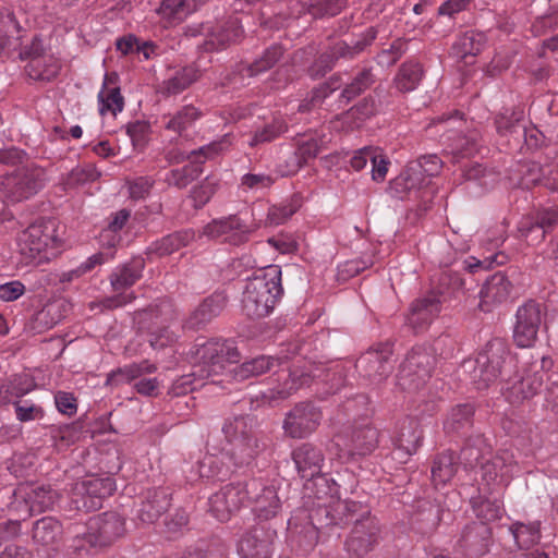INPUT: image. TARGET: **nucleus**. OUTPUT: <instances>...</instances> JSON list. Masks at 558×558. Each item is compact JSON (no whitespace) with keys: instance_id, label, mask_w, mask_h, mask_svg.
Wrapping results in <instances>:
<instances>
[{"instance_id":"7c9ffc66","label":"nucleus","mask_w":558,"mask_h":558,"mask_svg":"<svg viewBox=\"0 0 558 558\" xmlns=\"http://www.w3.org/2000/svg\"><path fill=\"white\" fill-rule=\"evenodd\" d=\"M288 530L292 541L304 551H308L318 542V530L306 522V511L296 510L288 521Z\"/></svg>"},{"instance_id":"680f3d73","label":"nucleus","mask_w":558,"mask_h":558,"mask_svg":"<svg viewBox=\"0 0 558 558\" xmlns=\"http://www.w3.org/2000/svg\"><path fill=\"white\" fill-rule=\"evenodd\" d=\"M288 130L287 123L282 119H274L271 122L265 124L262 129L256 130L252 135L247 144L251 147L269 143Z\"/></svg>"},{"instance_id":"9d476101","label":"nucleus","mask_w":558,"mask_h":558,"mask_svg":"<svg viewBox=\"0 0 558 558\" xmlns=\"http://www.w3.org/2000/svg\"><path fill=\"white\" fill-rule=\"evenodd\" d=\"M143 268L142 259H135L118 267L110 276L111 287L117 294L101 300V307L113 310L132 302L135 295L132 292L124 293L122 291L131 288L142 277Z\"/></svg>"},{"instance_id":"bf43d9fd","label":"nucleus","mask_w":558,"mask_h":558,"mask_svg":"<svg viewBox=\"0 0 558 558\" xmlns=\"http://www.w3.org/2000/svg\"><path fill=\"white\" fill-rule=\"evenodd\" d=\"M194 10L195 4L189 0H163L158 12L169 23H179Z\"/></svg>"},{"instance_id":"f704fd0d","label":"nucleus","mask_w":558,"mask_h":558,"mask_svg":"<svg viewBox=\"0 0 558 558\" xmlns=\"http://www.w3.org/2000/svg\"><path fill=\"white\" fill-rule=\"evenodd\" d=\"M226 306V298L222 294H213L206 298L191 314L186 320V327L198 329L217 317Z\"/></svg>"},{"instance_id":"1a4fd4ad","label":"nucleus","mask_w":558,"mask_h":558,"mask_svg":"<svg viewBox=\"0 0 558 558\" xmlns=\"http://www.w3.org/2000/svg\"><path fill=\"white\" fill-rule=\"evenodd\" d=\"M434 364L435 357L425 348H413L400 364L397 385L408 392L421 390L430 378Z\"/></svg>"},{"instance_id":"9b49d317","label":"nucleus","mask_w":558,"mask_h":558,"mask_svg":"<svg viewBox=\"0 0 558 558\" xmlns=\"http://www.w3.org/2000/svg\"><path fill=\"white\" fill-rule=\"evenodd\" d=\"M336 445L349 456H366L377 447L378 432L369 422H355L337 435Z\"/></svg>"},{"instance_id":"79ce46f5","label":"nucleus","mask_w":558,"mask_h":558,"mask_svg":"<svg viewBox=\"0 0 558 558\" xmlns=\"http://www.w3.org/2000/svg\"><path fill=\"white\" fill-rule=\"evenodd\" d=\"M116 76L107 74L105 77L104 88L98 95L100 106V113L111 112L113 116L122 111L124 99L120 93V88L116 86Z\"/></svg>"},{"instance_id":"13d9d810","label":"nucleus","mask_w":558,"mask_h":558,"mask_svg":"<svg viewBox=\"0 0 558 558\" xmlns=\"http://www.w3.org/2000/svg\"><path fill=\"white\" fill-rule=\"evenodd\" d=\"M423 76V69L418 63H403L395 77L396 87L408 93L416 88Z\"/></svg>"},{"instance_id":"c03bdc74","label":"nucleus","mask_w":558,"mask_h":558,"mask_svg":"<svg viewBox=\"0 0 558 558\" xmlns=\"http://www.w3.org/2000/svg\"><path fill=\"white\" fill-rule=\"evenodd\" d=\"M62 525L52 517L37 520L33 526V539L40 545L50 546L61 538Z\"/></svg>"},{"instance_id":"412c9836","label":"nucleus","mask_w":558,"mask_h":558,"mask_svg":"<svg viewBox=\"0 0 558 558\" xmlns=\"http://www.w3.org/2000/svg\"><path fill=\"white\" fill-rule=\"evenodd\" d=\"M547 373L543 366H532L522 375H517L512 380L507 381L506 397L510 403L518 404L533 398L544 384Z\"/></svg>"},{"instance_id":"72a5a7b5","label":"nucleus","mask_w":558,"mask_h":558,"mask_svg":"<svg viewBox=\"0 0 558 558\" xmlns=\"http://www.w3.org/2000/svg\"><path fill=\"white\" fill-rule=\"evenodd\" d=\"M331 521L332 525H343L353 523L355 524L356 519H363L371 513V510L366 505L349 499H333L331 497Z\"/></svg>"},{"instance_id":"6e6d98bb","label":"nucleus","mask_w":558,"mask_h":558,"mask_svg":"<svg viewBox=\"0 0 558 558\" xmlns=\"http://www.w3.org/2000/svg\"><path fill=\"white\" fill-rule=\"evenodd\" d=\"M33 389L28 376H14L0 386V407L9 404L13 399L22 398Z\"/></svg>"},{"instance_id":"f257e3e1","label":"nucleus","mask_w":558,"mask_h":558,"mask_svg":"<svg viewBox=\"0 0 558 558\" xmlns=\"http://www.w3.org/2000/svg\"><path fill=\"white\" fill-rule=\"evenodd\" d=\"M281 269L270 265L248 278L242 296V311L253 319L268 316L282 295Z\"/></svg>"},{"instance_id":"a18cd8bd","label":"nucleus","mask_w":558,"mask_h":558,"mask_svg":"<svg viewBox=\"0 0 558 558\" xmlns=\"http://www.w3.org/2000/svg\"><path fill=\"white\" fill-rule=\"evenodd\" d=\"M202 117V112L194 106L187 105L178 110L174 114L163 116L162 122L167 130L180 135L191 128Z\"/></svg>"},{"instance_id":"a878e982","label":"nucleus","mask_w":558,"mask_h":558,"mask_svg":"<svg viewBox=\"0 0 558 558\" xmlns=\"http://www.w3.org/2000/svg\"><path fill=\"white\" fill-rule=\"evenodd\" d=\"M440 310V295L429 293L412 303L407 322L416 332L424 330L438 316Z\"/></svg>"},{"instance_id":"2f4dec72","label":"nucleus","mask_w":558,"mask_h":558,"mask_svg":"<svg viewBox=\"0 0 558 558\" xmlns=\"http://www.w3.org/2000/svg\"><path fill=\"white\" fill-rule=\"evenodd\" d=\"M442 509L439 504L423 501L411 517V527L425 536L432 534L441 521Z\"/></svg>"},{"instance_id":"5701e85b","label":"nucleus","mask_w":558,"mask_h":558,"mask_svg":"<svg viewBox=\"0 0 558 558\" xmlns=\"http://www.w3.org/2000/svg\"><path fill=\"white\" fill-rule=\"evenodd\" d=\"M513 291V284L504 272H495L483 283L478 296V308L484 313H490L506 303Z\"/></svg>"},{"instance_id":"338daca9","label":"nucleus","mask_w":558,"mask_h":558,"mask_svg":"<svg viewBox=\"0 0 558 558\" xmlns=\"http://www.w3.org/2000/svg\"><path fill=\"white\" fill-rule=\"evenodd\" d=\"M100 173L94 166L87 165L84 167H76L71 170L63 181L65 189H75L87 182H93L99 178Z\"/></svg>"},{"instance_id":"052dcab7","label":"nucleus","mask_w":558,"mask_h":558,"mask_svg":"<svg viewBox=\"0 0 558 558\" xmlns=\"http://www.w3.org/2000/svg\"><path fill=\"white\" fill-rule=\"evenodd\" d=\"M558 215L556 213H545L536 222L522 221L519 231L522 236L532 241H541L545 236L546 229L556 223Z\"/></svg>"},{"instance_id":"5fc2aeb1","label":"nucleus","mask_w":558,"mask_h":558,"mask_svg":"<svg viewBox=\"0 0 558 558\" xmlns=\"http://www.w3.org/2000/svg\"><path fill=\"white\" fill-rule=\"evenodd\" d=\"M197 471L201 477L207 480H223L230 473L229 465L223 456L206 454L198 463Z\"/></svg>"},{"instance_id":"603ef678","label":"nucleus","mask_w":558,"mask_h":558,"mask_svg":"<svg viewBox=\"0 0 558 558\" xmlns=\"http://www.w3.org/2000/svg\"><path fill=\"white\" fill-rule=\"evenodd\" d=\"M87 492L90 499L97 501V509L101 507L102 499L116 490V484L110 477H93L78 482V492Z\"/></svg>"},{"instance_id":"2eb2a0df","label":"nucleus","mask_w":558,"mask_h":558,"mask_svg":"<svg viewBox=\"0 0 558 558\" xmlns=\"http://www.w3.org/2000/svg\"><path fill=\"white\" fill-rule=\"evenodd\" d=\"M392 350L388 344H381L363 353L357 360L355 367L360 375L371 384L384 383L393 369Z\"/></svg>"},{"instance_id":"473e14b6","label":"nucleus","mask_w":558,"mask_h":558,"mask_svg":"<svg viewBox=\"0 0 558 558\" xmlns=\"http://www.w3.org/2000/svg\"><path fill=\"white\" fill-rule=\"evenodd\" d=\"M513 466V454L501 451L482 465V477L488 485L505 484L511 476Z\"/></svg>"},{"instance_id":"37998d69","label":"nucleus","mask_w":558,"mask_h":558,"mask_svg":"<svg viewBox=\"0 0 558 558\" xmlns=\"http://www.w3.org/2000/svg\"><path fill=\"white\" fill-rule=\"evenodd\" d=\"M458 470V458L451 451L438 454L432 466V481L435 486L446 485Z\"/></svg>"},{"instance_id":"6e6552de","label":"nucleus","mask_w":558,"mask_h":558,"mask_svg":"<svg viewBox=\"0 0 558 558\" xmlns=\"http://www.w3.org/2000/svg\"><path fill=\"white\" fill-rule=\"evenodd\" d=\"M45 182V171L39 167H22L0 177V198L17 203L35 195Z\"/></svg>"},{"instance_id":"f03ea898","label":"nucleus","mask_w":558,"mask_h":558,"mask_svg":"<svg viewBox=\"0 0 558 558\" xmlns=\"http://www.w3.org/2000/svg\"><path fill=\"white\" fill-rule=\"evenodd\" d=\"M514 361L507 341L502 338H493L487 341L475 359L464 361L462 368L469 374L476 389L482 390L496 383L514 366Z\"/></svg>"},{"instance_id":"b1692460","label":"nucleus","mask_w":558,"mask_h":558,"mask_svg":"<svg viewBox=\"0 0 558 558\" xmlns=\"http://www.w3.org/2000/svg\"><path fill=\"white\" fill-rule=\"evenodd\" d=\"M434 123L444 124L448 141H452L451 153L453 155L470 156L476 150L478 134L472 132L469 136L461 135V126L464 124L462 114L456 110L451 114H442L434 120Z\"/></svg>"},{"instance_id":"c85d7f7f","label":"nucleus","mask_w":558,"mask_h":558,"mask_svg":"<svg viewBox=\"0 0 558 558\" xmlns=\"http://www.w3.org/2000/svg\"><path fill=\"white\" fill-rule=\"evenodd\" d=\"M177 316L174 305L168 300H162L147 308L135 312L134 322L140 329H150V326L170 325L177 319Z\"/></svg>"},{"instance_id":"e433bc0d","label":"nucleus","mask_w":558,"mask_h":558,"mask_svg":"<svg viewBox=\"0 0 558 558\" xmlns=\"http://www.w3.org/2000/svg\"><path fill=\"white\" fill-rule=\"evenodd\" d=\"M231 146V141L229 135L222 136L220 140L211 142L208 145H205L197 150H192L190 154H184L179 150H170L166 155V159L170 163H180L187 159H197L198 157H203L205 159H211L218 156L220 153L225 151Z\"/></svg>"},{"instance_id":"e2e57ef3","label":"nucleus","mask_w":558,"mask_h":558,"mask_svg":"<svg viewBox=\"0 0 558 558\" xmlns=\"http://www.w3.org/2000/svg\"><path fill=\"white\" fill-rule=\"evenodd\" d=\"M510 530L517 545L520 548H530L531 546L535 545L541 537L538 522L529 524L517 522L512 524Z\"/></svg>"},{"instance_id":"8fccbe9b","label":"nucleus","mask_w":558,"mask_h":558,"mask_svg":"<svg viewBox=\"0 0 558 558\" xmlns=\"http://www.w3.org/2000/svg\"><path fill=\"white\" fill-rule=\"evenodd\" d=\"M323 494H327L323 490L315 492V499L313 500L311 507L308 509H304L306 511V522L308 524H313L317 527V530L331 526V501H324Z\"/></svg>"},{"instance_id":"de8ad7c7","label":"nucleus","mask_w":558,"mask_h":558,"mask_svg":"<svg viewBox=\"0 0 558 558\" xmlns=\"http://www.w3.org/2000/svg\"><path fill=\"white\" fill-rule=\"evenodd\" d=\"M322 149V143L317 138H308L298 144V149L292 154V166L281 169V177H289L299 171L300 168L311 158H315Z\"/></svg>"},{"instance_id":"aec40b11","label":"nucleus","mask_w":558,"mask_h":558,"mask_svg":"<svg viewBox=\"0 0 558 558\" xmlns=\"http://www.w3.org/2000/svg\"><path fill=\"white\" fill-rule=\"evenodd\" d=\"M322 418V411L317 407L302 402L286 415L283 429L292 438H304L316 430Z\"/></svg>"},{"instance_id":"423d86ee","label":"nucleus","mask_w":558,"mask_h":558,"mask_svg":"<svg viewBox=\"0 0 558 558\" xmlns=\"http://www.w3.org/2000/svg\"><path fill=\"white\" fill-rule=\"evenodd\" d=\"M60 494L51 485L21 483L14 489L9 510L19 519L52 510L59 502Z\"/></svg>"},{"instance_id":"ddd939ff","label":"nucleus","mask_w":558,"mask_h":558,"mask_svg":"<svg viewBox=\"0 0 558 558\" xmlns=\"http://www.w3.org/2000/svg\"><path fill=\"white\" fill-rule=\"evenodd\" d=\"M292 459L300 476L310 482L305 486L307 490L314 492V487L329 488L328 480L322 474L325 459L320 449L312 444H302L293 450Z\"/></svg>"},{"instance_id":"f3484780","label":"nucleus","mask_w":558,"mask_h":558,"mask_svg":"<svg viewBox=\"0 0 558 558\" xmlns=\"http://www.w3.org/2000/svg\"><path fill=\"white\" fill-rule=\"evenodd\" d=\"M543 318V306L541 303L529 300L515 313L513 328V340L520 348L532 347L536 339Z\"/></svg>"},{"instance_id":"4468645a","label":"nucleus","mask_w":558,"mask_h":558,"mask_svg":"<svg viewBox=\"0 0 558 558\" xmlns=\"http://www.w3.org/2000/svg\"><path fill=\"white\" fill-rule=\"evenodd\" d=\"M253 229L239 216L230 215L219 219H213L202 229L199 236L209 240H218L230 245L239 246L246 243Z\"/></svg>"},{"instance_id":"cd10ccee","label":"nucleus","mask_w":558,"mask_h":558,"mask_svg":"<svg viewBox=\"0 0 558 558\" xmlns=\"http://www.w3.org/2000/svg\"><path fill=\"white\" fill-rule=\"evenodd\" d=\"M70 304L58 299L47 303L40 311L36 312L28 323V329L33 333H41L59 324L69 313Z\"/></svg>"},{"instance_id":"a211bd4d","label":"nucleus","mask_w":558,"mask_h":558,"mask_svg":"<svg viewBox=\"0 0 558 558\" xmlns=\"http://www.w3.org/2000/svg\"><path fill=\"white\" fill-rule=\"evenodd\" d=\"M276 537L275 529L258 523L242 535L238 553L241 558H271Z\"/></svg>"},{"instance_id":"7ed1b4c3","label":"nucleus","mask_w":558,"mask_h":558,"mask_svg":"<svg viewBox=\"0 0 558 558\" xmlns=\"http://www.w3.org/2000/svg\"><path fill=\"white\" fill-rule=\"evenodd\" d=\"M222 432L231 446L227 456L238 468L252 464L265 448L254 429L253 420L248 416L228 418Z\"/></svg>"},{"instance_id":"6ab92c4d","label":"nucleus","mask_w":558,"mask_h":558,"mask_svg":"<svg viewBox=\"0 0 558 558\" xmlns=\"http://www.w3.org/2000/svg\"><path fill=\"white\" fill-rule=\"evenodd\" d=\"M124 533L125 519L117 512H104L88 521L87 538L92 545L108 546Z\"/></svg>"},{"instance_id":"bb28decb","label":"nucleus","mask_w":558,"mask_h":558,"mask_svg":"<svg viewBox=\"0 0 558 558\" xmlns=\"http://www.w3.org/2000/svg\"><path fill=\"white\" fill-rule=\"evenodd\" d=\"M170 506V494L166 488L154 487L143 494L137 519L144 524H153Z\"/></svg>"},{"instance_id":"20e7f679","label":"nucleus","mask_w":558,"mask_h":558,"mask_svg":"<svg viewBox=\"0 0 558 558\" xmlns=\"http://www.w3.org/2000/svg\"><path fill=\"white\" fill-rule=\"evenodd\" d=\"M57 221L53 219L38 220L28 226L19 236L21 255L27 262L41 264L57 255L60 245Z\"/></svg>"},{"instance_id":"f8f14e48","label":"nucleus","mask_w":558,"mask_h":558,"mask_svg":"<svg viewBox=\"0 0 558 558\" xmlns=\"http://www.w3.org/2000/svg\"><path fill=\"white\" fill-rule=\"evenodd\" d=\"M20 57L26 61L25 72L34 81L50 82L60 71L59 61L45 51L40 39L34 38L29 46H25Z\"/></svg>"},{"instance_id":"09e8293b","label":"nucleus","mask_w":558,"mask_h":558,"mask_svg":"<svg viewBox=\"0 0 558 558\" xmlns=\"http://www.w3.org/2000/svg\"><path fill=\"white\" fill-rule=\"evenodd\" d=\"M422 437V432L415 421H410L408 424H403L396 439V453L398 454V458H401V453H404L405 456L413 454L417 450Z\"/></svg>"},{"instance_id":"0e129e2a","label":"nucleus","mask_w":558,"mask_h":558,"mask_svg":"<svg viewBox=\"0 0 558 558\" xmlns=\"http://www.w3.org/2000/svg\"><path fill=\"white\" fill-rule=\"evenodd\" d=\"M474 409L470 404H460L451 410L446 422L445 429L448 433H458L471 425Z\"/></svg>"},{"instance_id":"393cba45","label":"nucleus","mask_w":558,"mask_h":558,"mask_svg":"<svg viewBox=\"0 0 558 558\" xmlns=\"http://www.w3.org/2000/svg\"><path fill=\"white\" fill-rule=\"evenodd\" d=\"M308 381L310 378L305 374L281 369L276 374V378L271 383L272 386L263 392L262 398L264 402L274 407L288 399Z\"/></svg>"},{"instance_id":"864d4df0","label":"nucleus","mask_w":558,"mask_h":558,"mask_svg":"<svg viewBox=\"0 0 558 558\" xmlns=\"http://www.w3.org/2000/svg\"><path fill=\"white\" fill-rule=\"evenodd\" d=\"M202 162L203 161L193 159L189 165L169 171L166 174L165 181L169 185L175 186L178 189H184L202 174Z\"/></svg>"},{"instance_id":"a19ab883","label":"nucleus","mask_w":558,"mask_h":558,"mask_svg":"<svg viewBox=\"0 0 558 558\" xmlns=\"http://www.w3.org/2000/svg\"><path fill=\"white\" fill-rule=\"evenodd\" d=\"M199 71L193 66L187 65L178 69L161 84V93L165 95H177L182 93L189 86L199 78Z\"/></svg>"},{"instance_id":"0eeeda50","label":"nucleus","mask_w":558,"mask_h":558,"mask_svg":"<svg viewBox=\"0 0 558 558\" xmlns=\"http://www.w3.org/2000/svg\"><path fill=\"white\" fill-rule=\"evenodd\" d=\"M259 488V481L230 483L209 497V512L219 521L231 519L250 500V493Z\"/></svg>"},{"instance_id":"4be33fe9","label":"nucleus","mask_w":558,"mask_h":558,"mask_svg":"<svg viewBox=\"0 0 558 558\" xmlns=\"http://www.w3.org/2000/svg\"><path fill=\"white\" fill-rule=\"evenodd\" d=\"M376 35L377 31L374 27H369L361 36V38L351 44L345 41L336 43L317 60L316 66H322L323 71H316L315 74L324 75L327 71L331 70L335 61L339 59H353L372 44V41L376 38Z\"/></svg>"},{"instance_id":"dca6fc26","label":"nucleus","mask_w":558,"mask_h":558,"mask_svg":"<svg viewBox=\"0 0 558 558\" xmlns=\"http://www.w3.org/2000/svg\"><path fill=\"white\" fill-rule=\"evenodd\" d=\"M379 537V524L369 513L363 519H356L344 547L350 556L363 558L378 545Z\"/></svg>"},{"instance_id":"4c0bfd02","label":"nucleus","mask_w":558,"mask_h":558,"mask_svg":"<svg viewBox=\"0 0 558 558\" xmlns=\"http://www.w3.org/2000/svg\"><path fill=\"white\" fill-rule=\"evenodd\" d=\"M195 239L193 230H180L163 236L162 239L154 242L148 251L158 257L168 256L182 247L187 246Z\"/></svg>"},{"instance_id":"39448f33","label":"nucleus","mask_w":558,"mask_h":558,"mask_svg":"<svg viewBox=\"0 0 558 558\" xmlns=\"http://www.w3.org/2000/svg\"><path fill=\"white\" fill-rule=\"evenodd\" d=\"M189 359L199 366V375L210 378L225 369V363H236L240 352L228 340L197 338L191 347Z\"/></svg>"},{"instance_id":"3c124183","label":"nucleus","mask_w":558,"mask_h":558,"mask_svg":"<svg viewBox=\"0 0 558 558\" xmlns=\"http://www.w3.org/2000/svg\"><path fill=\"white\" fill-rule=\"evenodd\" d=\"M486 44V37L482 33L473 31L464 33L452 46V53L459 59L477 56Z\"/></svg>"},{"instance_id":"c9c22d12","label":"nucleus","mask_w":558,"mask_h":558,"mask_svg":"<svg viewBox=\"0 0 558 558\" xmlns=\"http://www.w3.org/2000/svg\"><path fill=\"white\" fill-rule=\"evenodd\" d=\"M242 35V29L235 20L228 21L223 25L208 32L207 37L201 46L204 51L219 50L235 43Z\"/></svg>"},{"instance_id":"c756f323","label":"nucleus","mask_w":558,"mask_h":558,"mask_svg":"<svg viewBox=\"0 0 558 558\" xmlns=\"http://www.w3.org/2000/svg\"><path fill=\"white\" fill-rule=\"evenodd\" d=\"M248 502L253 504L256 517L262 521L275 518L281 510V500L274 486H263L259 482L258 490L250 493Z\"/></svg>"},{"instance_id":"58836bf2","label":"nucleus","mask_w":558,"mask_h":558,"mask_svg":"<svg viewBox=\"0 0 558 558\" xmlns=\"http://www.w3.org/2000/svg\"><path fill=\"white\" fill-rule=\"evenodd\" d=\"M490 530L484 522L472 523L465 526L462 532V546L471 554L482 555L486 551Z\"/></svg>"},{"instance_id":"69168bd1","label":"nucleus","mask_w":558,"mask_h":558,"mask_svg":"<svg viewBox=\"0 0 558 558\" xmlns=\"http://www.w3.org/2000/svg\"><path fill=\"white\" fill-rule=\"evenodd\" d=\"M473 510L475 515L485 524L486 522H493L500 519L504 511L499 500H489L483 498L473 500Z\"/></svg>"},{"instance_id":"774afa93","label":"nucleus","mask_w":558,"mask_h":558,"mask_svg":"<svg viewBox=\"0 0 558 558\" xmlns=\"http://www.w3.org/2000/svg\"><path fill=\"white\" fill-rule=\"evenodd\" d=\"M373 83V74L369 70L361 71L350 84L342 90L341 97L350 101L367 89Z\"/></svg>"},{"instance_id":"4d7b16f0","label":"nucleus","mask_w":558,"mask_h":558,"mask_svg":"<svg viewBox=\"0 0 558 558\" xmlns=\"http://www.w3.org/2000/svg\"><path fill=\"white\" fill-rule=\"evenodd\" d=\"M282 54V47L279 45H274L267 48L259 59L246 66H242L240 72L242 75L255 76L272 68L280 60Z\"/></svg>"},{"instance_id":"ea45409f","label":"nucleus","mask_w":558,"mask_h":558,"mask_svg":"<svg viewBox=\"0 0 558 558\" xmlns=\"http://www.w3.org/2000/svg\"><path fill=\"white\" fill-rule=\"evenodd\" d=\"M279 363L280 360L272 356H256L252 360L242 363L239 366H235L231 371V376L234 378V380L242 381L254 376L263 375Z\"/></svg>"},{"instance_id":"49530a36","label":"nucleus","mask_w":558,"mask_h":558,"mask_svg":"<svg viewBox=\"0 0 558 558\" xmlns=\"http://www.w3.org/2000/svg\"><path fill=\"white\" fill-rule=\"evenodd\" d=\"M157 369L156 365L145 360L140 363L126 365L124 367L112 371L108 377L106 384L109 386H119L124 383L142 376L143 374H151Z\"/></svg>"}]
</instances>
